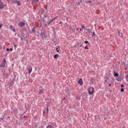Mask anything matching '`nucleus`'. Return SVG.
<instances>
[{
    "instance_id": "5",
    "label": "nucleus",
    "mask_w": 128,
    "mask_h": 128,
    "mask_svg": "<svg viewBox=\"0 0 128 128\" xmlns=\"http://www.w3.org/2000/svg\"><path fill=\"white\" fill-rule=\"evenodd\" d=\"M32 4L34 6L38 2V0H32Z\"/></svg>"
},
{
    "instance_id": "23",
    "label": "nucleus",
    "mask_w": 128,
    "mask_h": 128,
    "mask_svg": "<svg viewBox=\"0 0 128 128\" xmlns=\"http://www.w3.org/2000/svg\"><path fill=\"white\" fill-rule=\"evenodd\" d=\"M124 91V88H122V89H121V92H123Z\"/></svg>"
},
{
    "instance_id": "33",
    "label": "nucleus",
    "mask_w": 128,
    "mask_h": 128,
    "mask_svg": "<svg viewBox=\"0 0 128 128\" xmlns=\"http://www.w3.org/2000/svg\"><path fill=\"white\" fill-rule=\"evenodd\" d=\"M79 30V28H78L76 29L77 30Z\"/></svg>"
},
{
    "instance_id": "27",
    "label": "nucleus",
    "mask_w": 128,
    "mask_h": 128,
    "mask_svg": "<svg viewBox=\"0 0 128 128\" xmlns=\"http://www.w3.org/2000/svg\"><path fill=\"white\" fill-rule=\"evenodd\" d=\"M2 24H0V28H2Z\"/></svg>"
},
{
    "instance_id": "16",
    "label": "nucleus",
    "mask_w": 128,
    "mask_h": 128,
    "mask_svg": "<svg viewBox=\"0 0 128 128\" xmlns=\"http://www.w3.org/2000/svg\"><path fill=\"white\" fill-rule=\"evenodd\" d=\"M118 33H119V36H120V37H122V34H120V32H118Z\"/></svg>"
},
{
    "instance_id": "19",
    "label": "nucleus",
    "mask_w": 128,
    "mask_h": 128,
    "mask_svg": "<svg viewBox=\"0 0 128 128\" xmlns=\"http://www.w3.org/2000/svg\"><path fill=\"white\" fill-rule=\"evenodd\" d=\"M34 30H35V29H34V28L32 30V32H34Z\"/></svg>"
},
{
    "instance_id": "2",
    "label": "nucleus",
    "mask_w": 128,
    "mask_h": 128,
    "mask_svg": "<svg viewBox=\"0 0 128 128\" xmlns=\"http://www.w3.org/2000/svg\"><path fill=\"white\" fill-rule=\"evenodd\" d=\"M12 3L16 4L18 6H20V2L18 0H12Z\"/></svg>"
},
{
    "instance_id": "24",
    "label": "nucleus",
    "mask_w": 128,
    "mask_h": 128,
    "mask_svg": "<svg viewBox=\"0 0 128 128\" xmlns=\"http://www.w3.org/2000/svg\"><path fill=\"white\" fill-rule=\"evenodd\" d=\"M84 48H85V49H87V50L88 49V48L86 46L84 47Z\"/></svg>"
},
{
    "instance_id": "15",
    "label": "nucleus",
    "mask_w": 128,
    "mask_h": 128,
    "mask_svg": "<svg viewBox=\"0 0 128 128\" xmlns=\"http://www.w3.org/2000/svg\"><path fill=\"white\" fill-rule=\"evenodd\" d=\"M88 32H90V33H92V32H91V30H90V29H88Z\"/></svg>"
},
{
    "instance_id": "10",
    "label": "nucleus",
    "mask_w": 128,
    "mask_h": 128,
    "mask_svg": "<svg viewBox=\"0 0 128 128\" xmlns=\"http://www.w3.org/2000/svg\"><path fill=\"white\" fill-rule=\"evenodd\" d=\"M4 64H2V66L4 67V66H6V58H4Z\"/></svg>"
},
{
    "instance_id": "32",
    "label": "nucleus",
    "mask_w": 128,
    "mask_h": 128,
    "mask_svg": "<svg viewBox=\"0 0 128 128\" xmlns=\"http://www.w3.org/2000/svg\"><path fill=\"white\" fill-rule=\"evenodd\" d=\"M121 86H122V88H123V87H124V85H123V84H122V85H121Z\"/></svg>"
},
{
    "instance_id": "3",
    "label": "nucleus",
    "mask_w": 128,
    "mask_h": 128,
    "mask_svg": "<svg viewBox=\"0 0 128 128\" xmlns=\"http://www.w3.org/2000/svg\"><path fill=\"white\" fill-rule=\"evenodd\" d=\"M6 6V4H4V2L2 1L0 2V8L2 9Z\"/></svg>"
},
{
    "instance_id": "4",
    "label": "nucleus",
    "mask_w": 128,
    "mask_h": 128,
    "mask_svg": "<svg viewBox=\"0 0 128 128\" xmlns=\"http://www.w3.org/2000/svg\"><path fill=\"white\" fill-rule=\"evenodd\" d=\"M28 71V74H30L32 71V68L30 66H29L27 67Z\"/></svg>"
},
{
    "instance_id": "9",
    "label": "nucleus",
    "mask_w": 128,
    "mask_h": 128,
    "mask_svg": "<svg viewBox=\"0 0 128 128\" xmlns=\"http://www.w3.org/2000/svg\"><path fill=\"white\" fill-rule=\"evenodd\" d=\"M10 28L11 30H12L13 32H16V30L12 28V26H10Z\"/></svg>"
},
{
    "instance_id": "25",
    "label": "nucleus",
    "mask_w": 128,
    "mask_h": 128,
    "mask_svg": "<svg viewBox=\"0 0 128 128\" xmlns=\"http://www.w3.org/2000/svg\"><path fill=\"white\" fill-rule=\"evenodd\" d=\"M56 50L57 52H59V50H58V48H56Z\"/></svg>"
},
{
    "instance_id": "8",
    "label": "nucleus",
    "mask_w": 128,
    "mask_h": 128,
    "mask_svg": "<svg viewBox=\"0 0 128 128\" xmlns=\"http://www.w3.org/2000/svg\"><path fill=\"white\" fill-rule=\"evenodd\" d=\"M38 93L40 94H44V92L42 90H39V92H38Z\"/></svg>"
},
{
    "instance_id": "1",
    "label": "nucleus",
    "mask_w": 128,
    "mask_h": 128,
    "mask_svg": "<svg viewBox=\"0 0 128 128\" xmlns=\"http://www.w3.org/2000/svg\"><path fill=\"white\" fill-rule=\"evenodd\" d=\"M88 91L90 95H92L94 92V87L89 86Z\"/></svg>"
},
{
    "instance_id": "38",
    "label": "nucleus",
    "mask_w": 128,
    "mask_h": 128,
    "mask_svg": "<svg viewBox=\"0 0 128 128\" xmlns=\"http://www.w3.org/2000/svg\"><path fill=\"white\" fill-rule=\"evenodd\" d=\"M64 99H65V98H64L62 99V100H64Z\"/></svg>"
},
{
    "instance_id": "30",
    "label": "nucleus",
    "mask_w": 128,
    "mask_h": 128,
    "mask_svg": "<svg viewBox=\"0 0 128 128\" xmlns=\"http://www.w3.org/2000/svg\"><path fill=\"white\" fill-rule=\"evenodd\" d=\"M10 51H12V48H10Z\"/></svg>"
},
{
    "instance_id": "40",
    "label": "nucleus",
    "mask_w": 128,
    "mask_h": 128,
    "mask_svg": "<svg viewBox=\"0 0 128 128\" xmlns=\"http://www.w3.org/2000/svg\"><path fill=\"white\" fill-rule=\"evenodd\" d=\"M24 117H26V116H24Z\"/></svg>"
},
{
    "instance_id": "31",
    "label": "nucleus",
    "mask_w": 128,
    "mask_h": 128,
    "mask_svg": "<svg viewBox=\"0 0 128 128\" xmlns=\"http://www.w3.org/2000/svg\"><path fill=\"white\" fill-rule=\"evenodd\" d=\"M0 120H4V118H1Z\"/></svg>"
},
{
    "instance_id": "12",
    "label": "nucleus",
    "mask_w": 128,
    "mask_h": 128,
    "mask_svg": "<svg viewBox=\"0 0 128 128\" xmlns=\"http://www.w3.org/2000/svg\"><path fill=\"white\" fill-rule=\"evenodd\" d=\"M46 128H54L52 126L50 125H48L46 127Z\"/></svg>"
},
{
    "instance_id": "21",
    "label": "nucleus",
    "mask_w": 128,
    "mask_h": 128,
    "mask_svg": "<svg viewBox=\"0 0 128 128\" xmlns=\"http://www.w3.org/2000/svg\"><path fill=\"white\" fill-rule=\"evenodd\" d=\"M94 35H95V32H93L92 34V36H94Z\"/></svg>"
},
{
    "instance_id": "37",
    "label": "nucleus",
    "mask_w": 128,
    "mask_h": 128,
    "mask_svg": "<svg viewBox=\"0 0 128 128\" xmlns=\"http://www.w3.org/2000/svg\"><path fill=\"white\" fill-rule=\"evenodd\" d=\"M62 23V22H60V24H61Z\"/></svg>"
},
{
    "instance_id": "34",
    "label": "nucleus",
    "mask_w": 128,
    "mask_h": 128,
    "mask_svg": "<svg viewBox=\"0 0 128 128\" xmlns=\"http://www.w3.org/2000/svg\"><path fill=\"white\" fill-rule=\"evenodd\" d=\"M7 0L8 2H10V1H9L10 0Z\"/></svg>"
},
{
    "instance_id": "6",
    "label": "nucleus",
    "mask_w": 128,
    "mask_h": 128,
    "mask_svg": "<svg viewBox=\"0 0 128 128\" xmlns=\"http://www.w3.org/2000/svg\"><path fill=\"white\" fill-rule=\"evenodd\" d=\"M78 84H80V85L82 86L83 84V81L80 78L79 80H78Z\"/></svg>"
},
{
    "instance_id": "41",
    "label": "nucleus",
    "mask_w": 128,
    "mask_h": 128,
    "mask_svg": "<svg viewBox=\"0 0 128 128\" xmlns=\"http://www.w3.org/2000/svg\"><path fill=\"white\" fill-rule=\"evenodd\" d=\"M2 1V0H0V2Z\"/></svg>"
},
{
    "instance_id": "39",
    "label": "nucleus",
    "mask_w": 128,
    "mask_h": 128,
    "mask_svg": "<svg viewBox=\"0 0 128 128\" xmlns=\"http://www.w3.org/2000/svg\"><path fill=\"white\" fill-rule=\"evenodd\" d=\"M8 118H10V116H8Z\"/></svg>"
},
{
    "instance_id": "26",
    "label": "nucleus",
    "mask_w": 128,
    "mask_h": 128,
    "mask_svg": "<svg viewBox=\"0 0 128 128\" xmlns=\"http://www.w3.org/2000/svg\"><path fill=\"white\" fill-rule=\"evenodd\" d=\"M88 2V3H91L92 2L91 1H90V2Z\"/></svg>"
},
{
    "instance_id": "29",
    "label": "nucleus",
    "mask_w": 128,
    "mask_h": 128,
    "mask_svg": "<svg viewBox=\"0 0 128 128\" xmlns=\"http://www.w3.org/2000/svg\"><path fill=\"white\" fill-rule=\"evenodd\" d=\"M48 112V107L47 108V112Z\"/></svg>"
},
{
    "instance_id": "18",
    "label": "nucleus",
    "mask_w": 128,
    "mask_h": 128,
    "mask_svg": "<svg viewBox=\"0 0 128 128\" xmlns=\"http://www.w3.org/2000/svg\"><path fill=\"white\" fill-rule=\"evenodd\" d=\"M85 28V26L84 25L82 26V28Z\"/></svg>"
},
{
    "instance_id": "42",
    "label": "nucleus",
    "mask_w": 128,
    "mask_h": 128,
    "mask_svg": "<svg viewBox=\"0 0 128 128\" xmlns=\"http://www.w3.org/2000/svg\"><path fill=\"white\" fill-rule=\"evenodd\" d=\"M105 82H106V80Z\"/></svg>"
},
{
    "instance_id": "17",
    "label": "nucleus",
    "mask_w": 128,
    "mask_h": 128,
    "mask_svg": "<svg viewBox=\"0 0 128 128\" xmlns=\"http://www.w3.org/2000/svg\"><path fill=\"white\" fill-rule=\"evenodd\" d=\"M80 32H79L80 33L81 32H82V31H83V30H82V28H80Z\"/></svg>"
},
{
    "instance_id": "36",
    "label": "nucleus",
    "mask_w": 128,
    "mask_h": 128,
    "mask_svg": "<svg viewBox=\"0 0 128 128\" xmlns=\"http://www.w3.org/2000/svg\"><path fill=\"white\" fill-rule=\"evenodd\" d=\"M14 47H16V45H14Z\"/></svg>"
},
{
    "instance_id": "28",
    "label": "nucleus",
    "mask_w": 128,
    "mask_h": 128,
    "mask_svg": "<svg viewBox=\"0 0 128 128\" xmlns=\"http://www.w3.org/2000/svg\"><path fill=\"white\" fill-rule=\"evenodd\" d=\"M6 51H7V52H8V51H10V49H8V48H7V49H6Z\"/></svg>"
},
{
    "instance_id": "35",
    "label": "nucleus",
    "mask_w": 128,
    "mask_h": 128,
    "mask_svg": "<svg viewBox=\"0 0 128 128\" xmlns=\"http://www.w3.org/2000/svg\"><path fill=\"white\" fill-rule=\"evenodd\" d=\"M109 86H111V84H109Z\"/></svg>"
},
{
    "instance_id": "14",
    "label": "nucleus",
    "mask_w": 128,
    "mask_h": 128,
    "mask_svg": "<svg viewBox=\"0 0 128 128\" xmlns=\"http://www.w3.org/2000/svg\"><path fill=\"white\" fill-rule=\"evenodd\" d=\"M56 18L52 19V20L50 22V23L48 24V25H50V23L52 21H53L54 20H56Z\"/></svg>"
},
{
    "instance_id": "11",
    "label": "nucleus",
    "mask_w": 128,
    "mask_h": 128,
    "mask_svg": "<svg viewBox=\"0 0 128 128\" xmlns=\"http://www.w3.org/2000/svg\"><path fill=\"white\" fill-rule=\"evenodd\" d=\"M114 76H118V73H116V72H114Z\"/></svg>"
},
{
    "instance_id": "22",
    "label": "nucleus",
    "mask_w": 128,
    "mask_h": 128,
    "mask_svg": "<svg viewBox=\"0 0 128 128\" xmlns=\"http://www.w3.org/2000/svg\"><path fill=\"white\" fill-rule=\"evenodd\" d=\"M84 43L86 44H87L88 43V41H85V42H84Z\"/></svg>"
},
{
    "instance_id": "7",
    "label": "nucleus",
    "mask_w": 128,
    "mask_h": 128,
    "mask_svg": "<svg viewBox=\"0 0 128 128\" xmlns=\"http://www.w3.org/2000/svg\"><path fill=\"white\" fill-rule=\"evenodd\" d=\"M24 25H26V24L24 22H20L18 24V26H24Z\"/></svg>"
},
{
    "instance_id": "43",
    "label": "nucleus",
    "mask_w": 128,
    "mask_h": 128,
    "mask_svg": "<svg viewBox=\"0 0 128 128\" xmlns=\"http://www.w3.org/2000/svg\"><path fill=\"white\" fill-rule=\"evenodd\" d=\"M41 34H42V33H41Z\"/></svg>"
},
{
    "instance_id": "20",
    "label": "nucleus",
    "mask_w": 128,
    "mask_h": 128,
    "mask_svg": "<svg viewBox=\"0 0 128 128\" xmlns=\"http://www.w3.org/2000/svg\"><path fill=\"white\" fill-rule=\"evenodd\" d=\"M126 78H127V79H126L127 82H128V74L126 75Z\"/></svg>"
},
{
    "instance_id": "13",
    "label": "nucleus",
    "mask_w": 128,
    "mask_h": 128,
    "mask_svg": "<svg viewBox=\"0 0 128 128\" xmlns=\"http://www.w3.org/2000/svg\"><path fill=\"white\" fill-rule=\"evenodd\" d=\"M57 57H58V55L57 54H55L54 56V58H56Z\"/></svg>"
}]
</instances>
